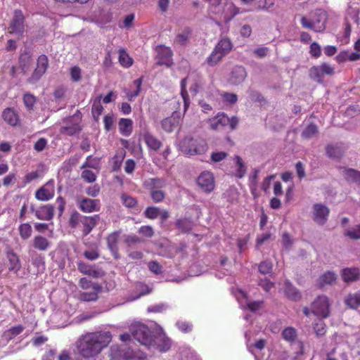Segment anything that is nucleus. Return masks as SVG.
Masks as SVG:
<instances>
[{"mask_svg": "<svg viewBox=\"0 0 360 360\" xmlns=\"http://www.w3.org/2000/svg\"><path fill=\"white\" fill-rule=\"evenodd\" d=\"M130 333L140 344L148 349L153 345L154 338L148 327L140 322H134L129 328Z\"/></svg>", "mask_w": 360, "mask_h": 360, "instance_id": "4", "label": "nucleus"}, {"mask_svg": "<svg viewBox=\"0 0 360 360\" xmlns=\"http://www.w3.org/2000/svg\"><path fill=\"white\" fill-rule=\"evenodd\" d=\"M284 291L287 297L292 300L296 301L301 298L300 292L289 281L285 283Z\"/></svg>", "mask_w": 360, "mask_h": 360, "instance_id": "33", "label": "nucleus"}, {"mask_svg": "<svg viewBox=\"0 0 360 360\" xmlns=\"http://www.w3.org/2000/svg\"><path fill=\"white\" fill-rule=\"evenodd\" d=\"M133 122L130 119L121 118L119 121V130L122 135L129 136L132 133Z\"/></svg>", "mask_w": 360, "mask_h": 360, "instance_id": "31", "label": "nucleus"}, {"mask_svg": "<svg viewBox=\"0 0 360 360\" xmlns=\"http://www.w3.org/2000/svg\"><path fill=\"white\" fill-rule=\"evenodd\" d=\"M209 2V11L218 15L224 21L231 20L237 13L238 9L234 4L229 0H207Z\"/></svg>", "mask_w": 360, "mask_h": 360, "instance_id": "2", "label": "nucleus"}, {"mask_svg": "<svg viewBox=\"0 0 360 360\" xmlns=\"http://www.w3.org/2000/svg\"><path fill=\"white\" fill-rule=\"evenodd\" d=\"M54 194V181L49 180L36 191L35 198L40 201H48L53 198Z\"/></svg>", "mask_w": 360, "mask_h": 360, "instance_id": "12", "label": "nucleus"}, {"mask_svg": "<svg viewBox=\"0 0 360 360\" xmlns=\"http://www.w3.org/2000/svg\"><path fill=\"white\" fill-rule=\"evenodd\" d=\"M160 209L156 207H149L145 210V215L147 218L154 219L159 217Z\"/></svg>", "mask_w": 360, "mask_h": 360, "instance_id": "60", "label": "nucleus"}, {"mask_svg": "<svg viewBox=\"0 0 360 360\" xmlns=\"http://www.w3.org/2000/svg\"><path fill=\"white\" fill-rule=\"evenodd\" d=\"M210 127L214 130H220L229 124V117L224 113H219L210 120Z\"/></svg>", "mask_w": 360, "mask_h": 360, "instance_id": "22", "label": "nucleus"}, {"mask_svg": "<svg viewBox=\"0 0 360 360\" xmlns=\"http://www.w3.org/2000/svg\"><path fill=\"white\" fill-rule=\"evenodd\" d=\"M78 205L82 212L90 213L99 210L100 200L82 198L78 200Z\"/></svg>", "mask_w": 360, "mask_h": 360, "instance_id": "15", "label": "nucleus"}, {"mask_svg": "<svg viewBox=\"0 0 360 360\" xmlns=\"http://www.w3.org/2000/svg\"><path fill=\"white\" fill-rule=\"evenodd\" d=\"M167 181L162 178H149L143 182L146 188L150 191L160 190L166 186Z\"/></svg>", "mask_w": 360, "mask_h": 360, "instance_id": "23", "label": "nucleus"}, {"mask_svg": "<svg viewBox=\"0 0 360 360\" xmlns=\"http://www.w3.org/2000/svg\"><path fill=\"white\" fill-rule=\"evenodd\" d=\"M326 20L327 15L326 12L319 9L314 12L313 19L302 17L301 24L306 29L312 30L315 32H322L326 28Z\"/></svg>", "mask_w": 360, "mask_h": 360, "instance_id": "5", "label": "nucleus"}, {"mask_svg": "<svg viewBox=\"0 0 360 360\" xmlns=\"http://www.w3.org/2000/svg\"><path fill=\"white\" fill-rule=\"evenodd\" d=\"M341 174L347 181L354 182L360 186V172L354 169L341 168Z\"/></svg>", "mask_w": 360, "mask_h": 360, "instance_id": "26", "label": "nucleus"}, {"mask_svg": "<svg viewBox=\"0 0 360 360\" xmlns=\"http://www.w3.org/2000/svg\"><path fill=\"white\" fill-rule=\"evenodd\" d=\"M272 263L269 261H264L259 265V271L262 274H267L271 272Z\"/></svg>", "mask_w": 360, "mask_h": 360, "instance_id": "59", "label": "nucleus"}, {"mask_svg": "<svg viewBox=\"0 0 360 360\" xmlns=\"http://www.w3.org/2000/svg\"><path fill=\"white\" fill-rule=\"evenodd\" d=\"M180 150L187 155L205 153L207 149L206 141L200 137L186 136L179 143Z\"/></svg>", "mask_w": 360, "mask_h": 360, "instance_id": "3", "label": "nucleus"}, {"mask_svg": "<svg viewBox=\"0 0 360 360\" xmlns=\"http://www.w3.org/2000/svg\"><path fill=\"white\" fill-rule=\"evenodd\" d=\"M112 339L110 331L98 330L86 333L76 342L79 360H98L99 354L108 347Z\"/></svg>", "mask_w": 360, "mask_h": 360, "instance_id": "1", "label": "nucleus"}, {"mask_svg": "<svg viewBox=\"0 0 360 360\" xmlns=\"http://www.w3.org/2000/svg\"><path fill=\"white\" fill-rule=\"evenodd\" d=\"M198 187L205 193H211L215 188L214 174L211 172L204 171L198 176L197 180Z\"/></svg>", "mask_w": 360, "mask_h": 360, "instance_id": "10", "label": "nucleus"}, {"mask_svg": "<svg viewBox=\"0 0 360 360\" xmlns=\"http://www.w3.org/2000/svg\"><path fill=\"white\" fill-rule=\"evenodd\" d=\"M3 119L11 126H16L18 123V117L15 112L11 108H7L3 112Z\"/></svg>", "mask_w": 360, "mask_h": 360, "instance_id": "39", "label": "nucleus"}, {"mask_svg": "<svg viewBox=\"0 0 360 360\" xmlns=\"http://www.w3.org/2000/svg\"><path fill=\"white\" fill-rule=\"evenodd\" d=\"M79 285L84 290L92 289L95 291H100L101 287L96 283H92L89 279L86 278H82L79 280Z\"/></svg>", "mask_w": 360, "mask_h": 360, "instance_id": "47", "label": "nucleus"}, {"mask_svg": "<svg viewBox=\"0 0 360 360\" xmlns=\"http://www.w3.org/2000/svg\"><path fill=\"white\" fill-rule=\"evenodd\" d=\"M266 341L264 339H260L257 340L254 344H248V349L250 352H251L256 358L257 354L255 351H261L266 346Z\"/></svg>", "mask_w": 360, "mask_h": 360, "instance_id": "43", "label": "nucleus"}, {"mask_svg": "<svg viewBox=\"0 0 360 360\" xmlns=\"http://www.w3.org/2000/svg\"><path fill=\"white\" fill-rule=\"evenodd\" d=\"M120 235V231H115L107 238L108 247L114 255L117 252V243Z\"/></svg>", "mask_w": 360, "mask_h": 360, "instance_id": "38", "label": "nucleus"}, {"mask_svg": "<svg viewBox=\"0 0 360 360\" xmlns=\"http://www.w3.org/2000/svg\"><path fill=\"white\" fill-rule=\"evenodd\" d=\"M360 60V53L352 51L350 50H345L340 52L336 56V60L339 63H344L345 61H356Z\"/></svg>", "mask_w": 360, "mask_h": 360, "instance_id": "24", "label": "nucleus"}, {"mask_svg": "<svg viewBox=\"0 0 360 360\" xmlns=\"http://www.w3.org/2000/svg\"><path fill=\"white\" fill-rule=\"evenodd\" d=\"M143 82V77L135 79L129 89H124L126 96L129 101H134L137 97L141 89V84Z\"/></svg>", "mask_w": 360, "mask_h": 360, "instance_id": "18", "label": "nucleus"}, {"mask_svg": "<svg viewBox=\"0 0 360 360\" xmlns=\"http://www.w3.org/2000/svg\"><path fill=\"white\" fill-rule=\"evenodd\" d=\"M54 214V208L51 205L41 206L35 210V216L40 220H50Z\"/></svg>", "mask_w": 360, "mask_h": 360, "instance_id": "19", "label": "nucleus"}, {"mask_svg": "<svg viewBox=\"0 0 360 360\" xmlns=\"http://www.w3.org/2000/svg\"><path fill=\"white\" fill-rule=\"evenodd\" d=\"M119 62L124 68H129L133 64V59L124 49L119 50Z\"/></svg>", "mask_w": 360, "mask_h": 360, "instance_id": "41", "label": "nucleus"}, {"mask_svg": "<svg viewBox=\"0 0 360 360\" xmlns=\"http://www.w3.org/2000/svg\"><path fill=\"white\" fill-rule=\"evenodd\" d=\"M345 304L351 309L360 307V291L348 294L344 300Z\"/></svg>", "mask_w": 360, "mask_h": 360, "instance_id": "30", "label": "nucleus"}, {"mask_svg": "<svg viewBox=\"0 0 360 360\" xmlns=\"http://www.w3.org/2000/svg\"><path fill=\"white\" fill-rule=\"evenodd\" d=\"M318 133V128L314 124H310L305 127L302 133V136L304 139H311Z\"/></svg>", "mask_w": 360, "mask_h": 360, "instance_id": "45", "label": "nucleus"}, {"mask_svg": "<svg viewBox=\"0 0 360 360\" xmlns=\"http://www.w3.org/2000/svg\"><path fill=\"white\" fill-rule=\"evenodd\" d=\"M32 264L37 268L38 273H42L45 270L44 257L41 255L32 257Z\"/></svg>", "mask_w": 360, "mask_h": 360, "instance_id": "46", "label": "nucleus"}, {"mask_svg": "<svg viewBox=\"0 0 360 360\" xmlns=\"http://www.w3.org/2000/svg\"><path fill=\"white\" fill-rule=\"evenodd\" d=\"M121 200L123 205L127 207H134L136 205V199L126 193L121 195Z\"/></svg>", "mask_w": 360, "mask_h": 360, "instance_id": "56", "label": "nucleus"}, {"mask_svg": "<svg viewBox=\"0 0 360 360\" xmlns=\"http://www.w3.org/2000/svg\"><path fill=\"white\" fill-rule=\"evenodd\" d=\"M350 354V347L345 342L337 344L331 351L327 352L326 360H337V357L340 360H349Z\"/></svg>", "mask_w": 360, "mask_h": 360, "instance_id": "9", "label": "nucleus"}, {"mask_svg": "<svg viewBox=\"0 0 360 360\" xmlns=\"http://www.w3.org/2000/svg\"><path fill=\"white\" fill-rule=\"evenodd\" d=\"M102 96H97L93 101L91 113L96 121H98L100 115H101L103 108L101 105Z\"/></svg>", "mask_w": 360, "mask_h": 360, "instance_id": "35", "label": "nucleus"}, {"mask_svg": "<svg viewBox=\"0 0 360 360\" xmlns=\"http://www.w3.org/2000/svg\"><path fill=\"white\" fill-rule=\"evenodd\" d=\"M91 167L97 169L98 167V161L96 158H93L92 156L89 155L86 158V161L82 166V168Z\"/></svg>", "mask_w": 360, "mask_h": 360, "instance_id": "61", "label": "nucleus"}, {"mask_svg": "<svg viewBox=\"0 0 360 360\" xmlns=\"http://www.w3.org/2000/svg\"><path fill=\"white\" fill-rule=\"evenodd\" d=\"M345 151L343 146L340 145H329L326 148L327 155L331 158H340Z\"/></svg>", "mask_w": 360, "mask_h": 360, "instance_id": "37", "label": "nucleus"}, {"mask_svg": "<svg viewBox=\"0 0 360 360\" xmlns=\"http://www.w3.org/2000/svg\"><path fill=\"white\" fill-rule=\"evenodd\" d=\"M312 219L319 225H323L329 214V209L324 205L316 203L313 205Z\"/></svg>", "mask_w": 360, "mask_h": 360, "instance_id": "14", "label": "nucleus"}, {"mask_svg": "<svg viewBox=\"0 0 360 360\" xmlns=\"http://www.w3.org/2000/svg\"><path fill=\"white\" fill-rule=\"evenodd\" d=\"M233 161L235 164V169L233 172V175L238 179L243 178L247 172V167L245 162L238 155L234 156Z\"/></svg>", "mask_w": 360, "mask_h": 360, "instance_id": "25", "label": "nucleus"}, {"mask_svg": "<svg viewBox=\"0 0 360 360\" xmlns=\"http://www.w3.org/2000/svg\"><path fill=\"white\" fill-rule=\"evenodd\" d=\"M7 259L9 262L8 269L17 272L20 270L21 265L18 255L12 251L8 252Z\"/></svg>", "mask_w": 360, "mask_h": 360, "instance_id": "34", "label": "nucleus"}, {"mask_svg": "<svg viewBox=\"0 0 360 360\" xmlns=\"http://www.w3.org/2000/svg\"><path fill=\"white\" fill-rule=\"evenodd\" d=\"M309 75L313 79L321 82L323 80V75L321 71L320 66H313L309 70Z\"/></svg>", "mask_w": 360, "mask_h": 360, "instance_id": "49", "label": "nucleus"}, {"mask_svg": "<svg viewBox=\"0 0 360 360\" xmlns=\"http://www.w3.org/2000/svg\"><path fill=\"white\" fill-rule=\"evenodd\" d=\"M330 306L331 303L326 295H319L311 303V313L322 319H326L330 315Z\"/></svg>", "mask_w": 360, "mask_h": 360, "instance_id": "7", "label": "nucleus"}, {"mask_svg": "<svg viewBox=\"0 0 360 360\" xmlns=\"http://www.w3.org/2000/svg\"><path fill=\"white\" fill-rule=\"evenodd\" d=\"M82 71L78 66H74L70 69V77L73 82H79L81 79Z\"/></svg>", "mask_w": 360, "mask_h": 360, "instance_id": "63", "label": "nucleus"}, {"mask_svg": "<svg viewBox=\"0 0 360 360\" xmlns=\"http://www.w3.org/2000/svg\"><path fill=\"white\" fill-rule=\"evenodd\" d=\"M345 236L351 239L356 240L360 238V224H358L351 229H349L345 232Z\"/></svg>", "mask_w": 360, "mask_h": 360, "instance_id": "52", "label": "nucleus"}, {"mask_svg": "<svg viewBox=\"0 0 360 360\" xmlns=\"http://www.w3.org/2000/svg\"><path fill=\"white\" fill-rule=\"evenodd\" d=\"M82 178L87 183H93L96 179V174L89 169H84L81 174Z\"/></svg>", "mask_w": 360, "mask_h": 360, "instance_id": "54", "label": "nucleus"}, {"mask_svg": "<svg viewBox=\"0 0 360 360\" xmlns=\"http://www.w3.org/2000/svg\"><path fill=\"white\" fill-rule=\"evenodd\" d=\"M84 232L85 235L89 234L96 226V219L94 217H86L84 221Z\"/></svg>", "mask_w": 360, "mask_h": 360, "instance_id": "51", "label": "nucleus"}, {"mask_svg": "<svg viewBox=\"0 0 360 360\" xmlns=\"http://www.w3.org/2000/svg\"><path fill=\"white\" fill-rule=\"evenodd\" d=\"M149 270L153 274L158 275L163 272L162 266L156 261H150L148 264Z\"/></svg>", "mask_w": 360, "mask_h": 360, "instance_id": "55", "label": "nucleus"}, {"mask_svg": "<svg viewBox=\"0 0 360 360\" xmlns=\"http://www.w3.org/2000/svg\"><path fill=\"white\" fill-rule=\"evenodd\" d=\"M168 308V306L164 303H160L148 307V312L160 313L162 312Z\"/></svg>", "mask_w": 360, "mask_h": 360, "instance_id": "62", "label": "nucleus"}, {"mask_svg": "<svg viewBox=\"0 0 360 360\" xmlns=\"http://www.w3.org/2000/svg\"><path fill=\"white\" fill-rule=\"evenodd\" d=\"M186 78L183 79L181 81V94L184 99L185 109L186 110L189 105V102H188V93L186 91Z\"/></svg>", "mask_w": 360, "mask_h": 360, "instance_id": "57", "label": "nucleus"}, {"mask_svg": "<svg viewBox=\"0 0 360 360\" xmlns=\"http://www.w3.org/2000/svg\"><path fill=\"white\" fill-rule=\"evenodd\" d=\"M151 198L155 202H161L165 198V193L160 190L150 191Z\"/></svg>", "mask_w": 360, "mask_h": 360, "instance_id": "64", "label": "nucleus"}, {"mask_svg": "<svg viewBox=\"0 0 360 360\" xmlns=\"http://www.w3.org/2000/svg\"><path fill=\"white\" fill-rule=\"evenodd\" d=\"M180 122V116L178 113H174L171 117H167L162 121V129L170 132L176 128Z\"/></svg>", "mask_w": 360, "mask_h": 360, "instance_id": "20", "label": "nucleus"}, {"mask_svg": "<svg viewBox=\"0 0 360 360\" xmlns=\"http://www.w3.org/2000/svg\"><path fill=\"white\" fill-rule=\"evenodd\" d=\"M172 53L169 47L160 46L158 49V63L169 67L172 64Z\"/></svg>", "mask_w": 360, "mask_h": 360, "instance_id": "16", "label": "nucleus"}, {"mask_svg": "<svg viewBox=\"0 0 360 360\" xmlns=\"http://www.w3.org/2000/svg\"><path fill=\"white\" fill-rule=\"evenodd\" d=\"M25 30V16L20 10H15L8 27V32L18 38L22 37Z\"/></svg>", "mask_w": 360, "mask_h": 360, "instance_id": "8", "label": "nucleus"}, {"mask_svg": "<svg viewBox=\"0 0 360 360\" xmlns=\"http://www.w3.org/2000/svg\"><path fill=\"white\" fill-rule=\"evenodd\" d=\"M314 329L318 336L323 335L326 332V326L323 319H319L317 322L314 324Z\"/></svg>", "mask_w": 360, "mask_h": 360, "instance_id": "50", "label": "nucleus"}, {"mask_svg": "<svg viewBox=\"0 0 360 360\" xmlns=\"http://www.w3.org/2000/svg\"><path fill=\"white\" fill-rule=\"evenodd\" d=\"M177 250V248L174 245L166 243L160 245L158 254L162 257L172 258L176 255Z\"/></svg>", "mask_w": 360, "mask_h": 360, "instance_id": "27", "label": "nucleus"}, {"mask_svg": "<svg viewBox=\"0 0 360 360\" xmlns=\"http://www.w3.org/2000/svg\"><path fill=\"white\" fill-rule=\"evenodd\" d=\"M231 49L232 44L230 40L227 38L221 39L207 58V63L211 66L215 65Z\"/></svg>", "mask_w": 360, "mask_h": 360, "instance_id": "6", "label": "nucleus"}, {"mask_svg": "<svg viewBox=\"0 0 360 360\" xmlns=\"http://www.w3.org/2000/svg\"><path fill=\"white\" fill-rule=\"evenodd\" d=\"M124 360H146V354L139 350L129 349L122 354Z\"/></svg>", "mask_w": 360, "mask_h": 360, "instance_id": "32", "label": "nucleus"}, {"mask_svg": "<svg viewBox=\"0 0 360 360\" xmlns=\"http://www.w3.org/2000/svg\"><path fill=\"white\" fill-rule=\"evenodd\" d=\"M18 231L22 240H27L32 236V229L29 223H23L19 226Z\"/></svg>", "mask_w": 360, "mask_h": 360, "instance_id": "42", "label": "nucleus"}, {"mask_svg": "<svg viewBox=\"0 0 360 360\" xmlns=\"http://www.w3.org/2000/svg\"><path fill=\"white\" fill-rule=\"evenodd\" d=\"M247 77L245 69L242 66H236L233 68L230 77L229 82L233 85H238L242 83Z\"/></svg>", "mask_w": 360, "mask_h": 360, "instance_id": "17", "label": "nucleus"}, {"mask_svg": "<svg viewBox=\"0 0 360 360\" xmlns=\"http://www.w3.org/2000/svg\"><path fill=\"white\" fill-rule=\"evenodd\" d=\"M98 292L94 290H92L91 292H84L79 294V298L84 302L94 301L98 298Z\"/></svg>", "mask_w": 360, "mask_h": 360, "instance_id": "48", "label": "nucleus"}, {"mask_svg": "<svg viewBox=\"0 0 360 360\" xmlns=\"http://www.w3.org/2000/svg\"><path fill=\"white\" fill-rule=\"evenodd\" d=\"M32 245L35 249L39 251H46L51 246V243L46 238L41 235H37L35 236L32 240Z\"/></svg>", "mask_w": 360, "mask_h": 360, "instance_id": "28", "label": "nucleus"}, {"mask_svg": "<svg viewBox=\"0 0 360 360\" xmlns=\"http://www.w3.org/2000/svg\"><path fill=\"white\" fill-rule=\"evenodd\" d=\"M360 276V271L357 268H347L342 271V277L345 282H352Z\"/></svg>", "mask_w": 360, "mask_h": 360, "instance_id": "29", "label": "nucleus"}, {"mask_svg": "<svg viewBox=\"0 0 360 360\" xmlns=\"http://www.w3.org/2000/svg\"><path fill=\"white\" fill-rule=\"evenodd\" d=\"M337 280V275L333 271H327L321 275L319 279V284L321 287L326 285H332Z\"/></svg>", "mask_w": 360, "mask_h": 360, "instance_id": "36", "label": "nucleus"}, {"mask_svg": "<svg viewBox=\"0 0 360 360\" xmlns=\"http://www.w3.org/2000/svg\"><path fill=\"white\" fill-rule=\"evenodd\" d=\"M143 139L148 148L153 150H158L162 146L161 142L149 133L144 134Z\"/></svg>", "mask_w": 360, "mask_h": 360, "instance_id": "40", "label": "nucleus"}, {"mask_svg": "<svg viewBox=\"0 0 360 360\" xmlns=\"http://www.w3.org/2000/svg\"><path fill=\"white\" fill-rule=\"evenodd\" d=\"M177 227L184 232H188L192 229L191 221L187 219H181L176 221Z\"/></svg>", "mask_w": 360, "mask_h": 360, "instance_id": "53", "label": "nucleus"}, {"mask_svg": "<svg viewBox=\"0 0 360 360\" xmlns=\"http://www.w3.org/2000/svg\"><path fill=\"white\" fill-rule=\"evenodd\" d=\"M235 295L243 309H248L251 311H256L262 307V302H251L248 299L247 294L242 290H238Z\"/></svg>", "mask_w": 360, "mask_h": 360, "instance_id": "11", "label": "nucleus"}, {"mask_svg": "<svg viewBox=\"0 0 360 360\" xmlns=\"http://www.w3.org/2000/svg\"><path fill=\"white\" fill-rule=\"evenodd\" d=\"M48 66L49 60L47 56L44 54L39 56L37 59V68L32 75L29 78V82L32 84L37 82L46 72Z\"/></svg>", "mask_w": 360, "mask_h": 360, "instance_id": "13", "label": "nucleus"}, {"mask_svg": "<svg viewBox=\"0 0 360 360\" xmlns=\"http://www.w3.org/2000/svg\"><path fill=\"white\" fill-rule=\"evenodd\" d=\"M282 337L288 342H293L297 338V331L292 327H288L283 330Z\"/></svg>", "mask_w": 360, "mask_h": 360, "instance_id": "44", "label": "nucleus"}, {"mask_svg": "<svg viewBox=\"0 0 360 360\" xmlns=\"http://www.w3.org/2000/svg\"><path fill=\"white\" fill-rule=\"evenodd\" d=\"M171 340L165 335H160L154 338L153 345L151 348H156L161 352H167L171 347Z\"/></svg>", "mask_w": 360, "mask_h": 360, "instance_id": "21", "label": "nucleus"}, {"mask_svg": "<svg viewBox=\"0 0 360 360\" xmlns=\"http://www.w3.org/2000/svg\"><path fill=\"white\" fill-rule=\"evenodd\" d=\"M23 330H24V328L22 326H20V325L15 326L11 328L8 330H7L5 333V335L8 337L10 339H11L13 337L21 333Z\"/></svg>", "mask_w": 360, "mask_h": 360, "instance_id": "58", "label": "nucleus"}]
</instances>
